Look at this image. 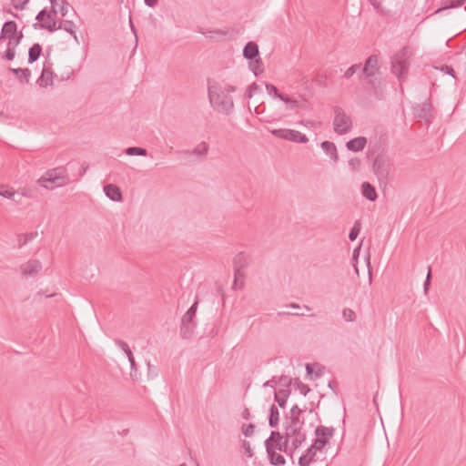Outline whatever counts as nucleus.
Returning <instances> with one entry per match:
<instances>
[{
    "label": "nucleus",
    "instance_id": "1",
    "mask_svg": "<svg viewBox=\"0 0 466 466\" xmlns=\"http://www.w3.org/2000/svg\"><path fill=\"white\" fill-rule=\"evenodd\" d=\"M411 56L412 49L409 46H405L391 58V72L398 77L400 84L407 77Z\"/></svg>",
    "mask_w": 466,
    "mask_h": 466
},
{
    "label": "nucleus",
    "instance_id": "2",
    "mask_svg": "<svg viewBox=\"0 0 466 466\" xmlns=\"http://www.w3.org/2000/svg\"><path fill=\"white\" fill-rule=\"evenodd\" d=\"M380 72L379 57L377 55H370L364 63L361 71L358 74L359 80H366L367 85L373 90L375 94L380 86V82L375 79V76Z\"/></svg>",
    "mask_w": 466,
    "mask_h": 466
},
{
    "label": "nucleus",
    "instance_id": "3",
    "mask_svg": "<svg viewBox=\"0 0 466 466\" xmlns=\"http://www.w3.org/2000/svg\"><path fill=\"white\" fill-rule=\"evenodd\" d=\"M65 167H56L49 169L38 180V184L47 189H53L56 187H62L69 182V178L66 175Z\"/></svg>",
    "mask_w": 466,
    "mask_h": 466
},
{
    "label": "nucleus",
    "instance_id": "4",
    "mask_svg": "<svg viewBox=\"0 0 466 466\" xmlns=\"http://www.w3.org/2000/svg\"><path fill=\"white\" fill-rule=\"evenodd\" d=\"M208 96L210 103L215 109L226 115H229L233 108L234 103L232 97L225 93V91L214 93L212 87H208Z\"/></svg>",
    "mask_w": 466,
    "mask_h": 466
},
{
    "label": "nucleus",
    "instance_id": "5",
    "mask_svg": "<svg viewBox=\"0 0 466 466\" xmlns=\"http://www.w3.org/2000/svg\"><path fill=\"white\" fill-rule=\"evenodd\" d=\"M198 306V297L194 303L183 315L181 319L180 334L184 339H188L193 334L194 329L196 328V313Z\"/></svg>",
    "mask_w": 466,
    "mask_h": 466
},
{
    "label": "nucleus",
    "instance_id": "6",
    "mask_svg": "<svg viewBox=\"0 0 466 466\" xmlns=\"http://www.w3.org/2000/svg\"><path fill=\"white\" fill-rule=\"evenodd\" d=\"M335 117L333 120L334 131L339 135L348 133L352 127V121L339 106L334 107Z\"/></svg>",
    "mask_w": 466,
    "mask_h": 466
},
{
    "label": "nucleus",
    "instance_id": "7",
    "mask_svg": "<svg viewBox=\"0 0 466 466\" xmlns=\"http://www.w3.org/2000/svg\"><path fill=\"white\" fill-rule=\"evenodd\" d=\"M270 133L274 135L276 137L296 143L306 144L309 142V138L304 134L293 129H272L270 130Z\"/></svg>",
    "mask_w": 466,
    "mask_h": 466
},
{
    "label": "nucleus",
    "instance_id": "8",
    "mask_svg": "<svg viewBox=\"0 0 466 466\" xmlns=\"http://www.w3.org/2000/svg\"><path fill=\"white\" fill-rule=\"evenodd\" d=\"M35 19L38 23L33 25L34 28H43L49 32L56 31V22L52 18L51 14L46 8L42 9L37 15Z\"/></svg>",
    "mask_w": 466,
    "mask_h": 466
},
{
    "label": "nucleus",
    "instance_id": "9",
    "mask_svg": "<svg viewBox=\"0 0 466 466\" xmlns=\"http://www.w3.org/2000/svg\"><path fill=\"white\" fill-rule=\"evenodd\" d=\"M23 36L24 35H23L22 32H19L14 37H11L8 39L7 48L2 56L4 59L11 61L15 58V49L20 44Z\"/></svg>",
    "mask_w": 466,
    "mask_h": 466
},
{
    "label": "nucleus",
    "instance_id": "10",
    "mask_svg": "<svg viewBox=\"0 0 466 466\" xmlns=\"http://www.w3.org/2000/svg\"><path fill=\"white\" fill-rule=\"evenodd\" d=\"M372 169L374 174L380 179V178H386L389 174V170L386 167V160L384 156L378 155L372 165Z\"/></svg>",
    "mask_w": 466,
    "mask_h": 466
},
{
    "label": "nucleus",
    "instance_id": "11",
    "mask_svg": "<svg viewBox=\"0 0 466 466\" xmlns=\"http://www.w3.org/2000/svg\"><path fill=\"white\" fill-rule=\"evenodd\" d=\"M41 269L42 264L37 259H31L21 265L22 274L25 276L36 275Z\"/></svg>",
    "mask_w": 466,
    "mask_h": 466
},
{
    "label": "nucleus",
    "instance_id": "12",
    "mask_svg": "<svg viewBox=\"0 0 466 466\" xmlns=\"http://www.w3.org/2000/svg\"><path fill=\"white\" fill-rule=\"evenodd\" d=\"M104 192L109 199L115 202H120L123 199V194L120 187L115 184L105 185Z\"/></svg>",
    "mask_w": 466,
    "mask_h": 466
},
{
    "label": "nucleus",
    "instance_id": "13",
    "mask_svg": "<svg viewBox=\"0 0 466 466\" xmlns=\"http://www.w3.org/2000/svg\"><path fill=\"white\" fill-rule=\"evenodd\" d=\"M19 32H17V25L15 21L9 20L6 21L2 27L1 33H0V41L5 38H11L14 37L15 35H17Z\"/></svg>",
    "mask_w": 466,
    "mask_h": 466
},
{
    "label": "nucleus",
    "instance_id": "14",
    "mask_svg": "<svg viewBox=\"0 0 466 466\" xmlns=\"http://www.w3.org/2000/svg\"><path fill=\"white\" fill-rule=\"evenodd\" d=\"M367 144V138L365 137H358L349 140L346 143V147L350 151L359 152L361 151Z\"/></svg>",
    "mask_w": 466,
    "mask_h": 466
},
{
    "label": "nucleus",
    "instance_id": "15",
    "mask_svg": "<svg viewBox=\"0 0 466 466\" xmlns=\"http://www.w3.org/2000/svg\"><path fill=\"white\" fill-rule=\"evenodd\" d=\"M259 56L258 46L253 42H248L243 48V56L247 60H253Z\"/></svg>",
    "mask_w": 466,
    "mask_h": 466
},
{
    "label": "nucleus",
    "instance_id": "16",
    "mask_svg": "<svg viewBox=\"0 0 466 466\" xmlns=\"http://www.w3.org/2000/svg\"><path fill=\"white\" fill-rule=\"evenodd\" d=\"M431 104L429 102L417 105L414 107V115L416 117L428 120L429 116H431Z\"/></svg>",
    "mask_w": 466,
    "mask_h": 466
},
{
    "label": "nucleus",
    "instance_id": "17",
    "mask_svg": "<svg viewBox=\"0 0 466 466\" xmlns=\"http://www.w3.org/2000/svg\"><path fill=\"white\" fill-rule=\"evenodd\" d=\"M361 193L364 198L370 201H375L378 198V194L374 186L370 182H364L361 185Z\"/></svg>",
    "mask_w": 466,
    "mask_h": 466
},
{
    "label": "nucleus",
    "instance_id": "18",
    "mask_svg": "<svg viewBox=\"0 0 466 466\" xmlns=\"http://www.w3.org/2000/svg\"><path fill=\"white\" fill-rule=\"evenodd\" d=\"M248 265V256L244 252L238 253L233 258L234 271L238 272V269H244Z\"/></svg>",
    "mask_w": 466,
    "mask_h": 466
},
{
    "label": "nucleus",
    "instance_id": "19",
    "mask_svg": "<svg viewBox=\"0 0 466 466\" xmlns=\"http://www.w3.org/2000/svg\"><path fill=\"white\" fill-rule=\"evenodd\" d=\"M53 76H54L53 71L44 67L42 70L41 76L37 79V83L39 84V86H45V87H46L48 86H52L53 85Z\"/></svg>",
    "mask_w": 466,
    "mask_h": 466
},
{
    "label": "nucleus",
    "instance_id": "20",
    "mask_svg": "<svg viewBox=\"0 0 466 466\" xmlns=\"http://www.w3.org/2000/svg\"><path fill=\"white\" fill-rule=\"evenodd\" d=\"M335 429L333 427H326L323 425H319L315 430V435L316 437H321L324 438V440L329 441V439H331L334 435Z\"/></svg>",
    "mask_w": 466,
    "mask_h": 466
},
{
    "label": "nucleus",
    "instance_id": "21",
    "mask_svg": "<svg viewBox=\"0 0 466 466\" xmlns=\"http://www.w3.org/2000/svg\"><path fill=\"white\" fill-rule=\"evenodd\" d=\"M289 394V389H279L278 391H275L274 400L280 408L284 409Z\"/></svg>",
    "mask_w": 466,
    "mask_h": 466
},
{
    "label": "nucleus",
    "instance_id": "22",
    "mask_svg": "<svg viewBox=\"0 0 466 466\" xmlns=\"http://www.w3.org/2000/svg\"><path fill=\"white\" fill-rule=\"evenodd\" d=\"M9 71L17 76L20 83L27 84L31 76V71L28 68H9Z\"/></svg>",
    "mask_w": 466,
    "mask_h": 466
},
{
    "label": "nucleus",
    "instance_id": "23",
    "mask_svg": "<svg viewBox=\"0 0 466 466\" xmlns=\"http://www.w3.org/2000/svg\"><path fill=\"white\" fill-rule=\"evenodd\" d=\"M248 67L256 76L261 75L264 72V65L261 57L258 56L253 60H248Z\"/></svg>",
    "mask_w": 466,
    "mask_h": 466
},
{
    "label": "nucleus",
    "instance_id": "24",
    "mask_svg": "<svg viewBox=\"0 0 466 466\" xmlns=\"http://www.w3.org/2000/svg\"><path fill=\"white\" fill-rule=\"evenodd\" d=\"M320 146H321V148L325 151V153L327 155H329L330 158L334 162L338 161L339 156H338V152H337V147L333 142L323 141Z\"/></svg>",
    "mask_w": 466,
    "mask_h": 466
},
{
    "label": "nucleus",
    "instance_id": "25",
    "mask_svg": "<svg viewBox=\"0 0 466 466\" xmlns=\"http://www.w3.org/2000/svg\"><path fill=\"white\" fill-rule=\"evenodd\" d=\"M42 46L40 44H34L28 50V63L33 64L35 62L42 54Z\"/></svg>",
    "mask_w": 466,
    "mask_h": 466
},
{
    "label": "nucleus",
    "instance_id": "26",
    "mask_svg": "<svg viewBox=\"0 0 466 466\" xmlns=\"http://www.w3.org/2000/svg\"><path fill=\"white\" fill-rule=\"evenodd\" d=\"M116 343L117 346H119L125 351V353L127 354V357L128 358V360L130 362L131 370H134L136 367L135 358H134V355H133L128 344L121 339H116Z\"/></svg>",
    "mask_w": 466,
    "mask_h": 466
},
{
    "label": "nucleus",
    "instance_id": "27",
    "mask_svg": "<svg viewBox=\"0 0 466 466\" xmlns=\"http://www.w3.org/2000/svg\"><path fill=\"white\" fill-rule=\"evenodd\" d=\"M266 451H267L270 464L275 465V466H282L285 464V461H286L285 458L281 454L277 453L276 451H273V450Z\"/></svg>",
    "mask_w": 466,
    "mask_h": 466
},
{
    "label": "nucleus",
    "instance_id": "28",
    "mask_svg": "<svg viewBox=\"0 0 466 466\" xmlns=\"http://www.w3.org/2000/svg\"><path fill=\"white\" fill-rule=\"evenodd\" d=\"M279 422V412L278 408L272 404L269 408V415H268V425L271 428H276Z\"/></svg>",
    "mask_w": 466,
    "mask_h": 466
},
{
    "label": "nucleus",
    "instance_id": "29",
    "mask_svg": "<svg viewBox=\"0 0 466 466\" xmlns=\"http://www.w3.org/2000/svg\"><path fill=\"white\" fill-rule=\"evenodd\" d=\"M328 444V441L321 437H316L313 443L309 447V453L317 454V451H322L323 448Z\"/></svg>",
    "mask_w": 466,
    "mask_h": 466
},
{
    "label": "nucleus",
    "instance_id": "30",
    "mask_svg": "<svg viewBox=\"0 0 466 466\" xmlns=\"http://www.w3.org/2000/svg\"><path fill=\"white\" fill-rule=\"evenodd\" d=\"M15 195V191L13 187L0 184V196L8 199H13L15 202L19 203V200L14 198Z\"/></svg>",
    "mask_w": 466,
    "mask_h": 466
},
{
    "label": "nucleus",
    "instance_id": "31",
    "mask_svg": "<svg viewBox=\"0 0 466 466\" xmlns=\"http://www.w3.org/2000/svg\"><path fill=\"white\" fill-rule=\"evenodd\" d=\"M61 28L66 30V32H68L75 38H76V32L74 30V28H75L74 22H72L70 20H64V21L60 22L59 25L56 24V30L61 29Z\"/></svg>",
    "mask_w": 466,
    "mask_h": 466
},
{
    "label": "nucleus",
    "instance_id": "32",
    "mask_svg": "<svg viewBox=\"0 0 466 466\" xmlns=\"http://www.w3.org/2000/svg\"><path fill=\"white\" fill-rule=\"evenodd\" d=\"M324 369L325 368L323 366H321L318 363H315L313 365L306 364L307 374L311 375V374L315 373L317 378L320 377L323 374Z\"/></svg>",
    "mask_w": 466,
    "mask_h": 466
},
{
    "label": "nucleus",
    "instance_id": "33",
    "mask_svg": "<svg viewBox=\"0 0 466 466\" xmlns=\"http://www.w3.org/2000/svg\"><path fill=\"white\" fill-rule=\"evenodd\" d=\"M37 232H31L26 234H19L17 236V241H18V248H22L25 244H27L28 241L34 239L36 238Z\"/></svg>",
    "mask_w": 466,
    "mask_h": 466
},
{
    "label": "nucleus",
    "instance_id": "34",
    "mask_svg": "<svg viewBox=\"0 0 466 466\" xmlns=\"http://www.w3.org/2000/svg\"><path fill=\"white\" fill-rule=\"evenodd\" d=\"M464 3H466V0H447L445 2L444 6L440 7L439 9H437L435 11V13H440L442 10H445V9L456 8V7L461 6L462 5H464Z\"/></svg>",
    "mask_w": 466,
    "mask_h": 466
},
{
    "label": "nucleus",
    "instance_id": "35",
    "mask_svg": "<svg viewBox=\"0 0 466 466\" xmlns=\"http://www.w3.org/2000/svg\"><path fill=\"white\" fill-rule=\"evenodd\" d=\"M286 420H287V422L285 423V425H289V428L295 427V428H299L300 430H302V427L304 425V418H302V417L288 418V416H286Z\"/></svg>",
    "mask_w": 466,
    "mask_h": 466
},
{
    "label": "nucleus",
    "instance_id": "36",
    "mask_svg": "<svg viewBox=\"0 0 466 466\" xmlns=\"http://www.w3.org/2000/svg\"><path fill=\"white\" fill-rule=\"evenodd\" d=\"M315 456L316 454H312V452L309 453L308 448L306 452L299 458V465L309 466L314 461Z\"/></svg>",
    "mask_w": 466,
    "mask_h": 466
},
{
    "label": "nucleus",
    "instance_id": "37",
    "mask_svg": "<svg viewBox=\"0 0 466 466\" xmlns=\"http://www.w3.org/2000/svg\"><path fill=\"white\" fill-rule=\"evenodd\" d=\"M126 154L128 156H142L147 155V150L140 147H129L126 149Z\"/></svg>",
    "mask_w": 466,
    "mask_h": 466
},
{
    "label": "nucleus",
    "instance_id": "38",
    "mask_svg": "<svg viewBox=\"0 0 466 466\" xmlns=\"http://www.w3.org/2000/svg\"><path fill=\"white\" fill-rule=\"evenodd\" d=\"M361 71V64H354L350 66L343 74V77L345 79H350L353 76L354 74L360 73Z\"/></svg>",
    "mask_w": 466,
    "mask_h": 466
},
{
    "label": "nucleus",
    "instance_id": "39",
    "mask_svg": "<svg viewBox=\"0 0 466 466\" xmlns=\"http://www.w3.org/2000/svg\"><path fill=\"white\" fill-rule=\"evenodd\" d=\"M293 386L295 387V389L299 390L300 393L304 396H306L310 391V388L308 385L301 382L300 380L298 378L294 379Z\"/></svg>",
    "mask_w": 466,
    "mask_h": 466
},
{
    "label": "nucleus",
    "instance_id": "40",
    "mask_svg": "<svg viewBox=\"0 0 466 466\" xmlns=\"http://www.w3.org/2000/svg\"><path fill=\"white\" fill-rule=\"evenodd\" d=\"M360 228H361L360 221L356 220L349 233V238L350 241H354L358 238Z\"/></svg>",
    "mask_w": 466,
    "mask_h": 466
},
{
    "label": "nucleus",
    "instance_id": "41",
    "mask_svg": "<svg viewBox=\"0 0 466 466\" xmlns=\"http://www.w3.org/2000/svg\"><path fill=\"white\" fill-rule=\"evenodd\" d=\"M244 279H245V273L242 269H238V272L234 271V282H233V288H235L239 283V289L244 287Z\"/></svg>",
    "mask_w": 466,
    "mask_h": 466
},
{
    "label": "nucleus",
    "instance_id": "42",
    "mask_svg": "<svg viewBox=\"0 0 466 466\" xmlns=\"http://www.w3.org/2000/svg\"><path fill=\"white\" fill-rule=\"evenodd\" d=\"M207 37L209 38H217V37H224L228 34V30L221 29H214L208 30L207 33H203Z\"/></svg>",
    "mask_w": 466,
    "mask_h": 466
},
{
    "label": "nucleus",
    "instance_id": "43",
    "mask_svg": "<svg viewBox=\"0 0 466 466\" xmlns=\"http://www.w3.org/2000/svg\"><path fill=\"white\" fill-rule=\"evenodd\" d=\"M208 145L205 141H202L197 147L192 151V154L197 156H205L208 151Z\"/></svg>",
    "mask_w": 466,
    "mask_h": 466
},
{
    "label": "nucleus",
    "instance_id": "44",
    "mask_svg": "<svg viewBox=\"0 0 466 466\" xmlns=\"http://www.w3.org/2000/svg\"><path fill=\"white\" fill-rule=\"evenodd\" d=\"M293 380H294V379H292L289 376H286V375H282L277 380V385L279 384V385L284 387V389H289L290 385L293 384Z\"/></svg>",
    "mask_w": 466,
    "mask_h": 466
},
{
    "label": "nucleus",
    "instance_id": "45",
    "mask_svg": "<svg viewBox=\"0 0 466 466\" xmlns=\"http://www.w3.org/2000/svg\"><path fill=\"white\" fill-rule=\"evenodd\" d=\"M301 430L299 428L291 427L285 425V439L289 440L292 437L297 436Z\"/></svg>",
    "mask_w": 466,
    "mask_h": 466
},
{
    "label": "nucleus",
    "instance_id": "46",
    "mask_svg": "<svg viewBox=\"0 0 466 466\" xmlns=\"http://www.w3.org/2000/svg\"><path fill=\"white\" fill-rule=\"evenodd\" d=\"M281 442L279 441H269V438L265 441L266 451H277V448H280Z\"/></svg>",
    "mask_w": 466,
    "mask_h": 466
},
{
    "label": "nucleus",
    "instance_id": "47",
    "mask_svg": "<svg viewBox=\"0 0 466 466\" xmlns=\"http://www.w3.org/2000/svg\"><path fill=\"white\" fill-rule=\"evenodd\" d=\"M369 3L373 6V8L381 15H387L388 12L384 10V8L381 6L380 1L381 0H368Z\"/></svg>",
    "mask_w": 466,
    "mask_h": 466
},
{
    "label": "nucleus",
    "instance_id": "48",
    "mask_svg": "<svg viewBox=\"0 0 466 466\" xmlns=\"http://www.w3.org/2000/svg\"><path fill=\"white\" fill-rule=\"evenodd\" d=\"M342 315H343V318L345 319V320H347V321H354L356 319L355 312L351 309H349V308H346L343 309Z\"/></svg>",
    "mask_w": 466,
    "mask_h": 466
},
{
    "label": "nucleus",
    "instance_id": "49",
    "mask_svg": "<svg viewBox=\"0 0 466 466\" xmlns=\"http://www.w3.org/2000/svg\"><path fill=\"white\" fill-rule=\"evenodd\" d=\"M259 89V86L253 82L246 90L245 97L250 99L253 96L254 92Z\"/></svg>",
    "mask_w": 466,
    "mask_h": 466
},
{
    "label": "nucleus",
    "instance_id": "50",
    "mask_svg": "<svg viewBox=\"0 0 466 466\" xmlns=\"http://www.w3.org/2000/svg\"><path fill=\"white\" fill-rule=\"evenodd\" d=\"M255 431V425L253 423H249L248 425L242 426V432L246 437H250L253 435Z\"/></svg>",
    "mask_w": 466,
    "mask_h": 466
},
{
    "label": "nucleus",
    "instance_id": "51",
    "mask_svg": "<svg viewBox=\"0 0 466 466\" xmlns=\"http://www.w3.org/2000/svg\"><path fill=\"white\" fill-rule=\"evenodd\" d=\"M305 409H301L297 404H295L290 409V417H301Z\"/></svg>",
    "mask_w": 466,
    "mask_h": 466
},
{
    "label": "nucleus",
    "instance_id": "52",
    "mask_svg": "<svg viewBox=\"0 0 466 466\" xmlns=\"http://www.w3.org/2000/svg\"><path fill=\"white\" fill-rule=\"evenodd\" d=\"M266 89H267L268 94H270V95L272 94L277 98L281 94L279 92V90L274 85L269 84V83H266Z\"/></svg>",
    "mask_w": 466,
    "mask_h": 466
},
{
    "label": "nucleus",
    "instance_id": "53",
    "mask_svg": "<svg viewBox=\"0 0 466 466\" xmlns=\"http://www.w3.org/2000/svg\"><path fill=\"white\" fill-rule=\"evenodd\" d=\"M269 441H279L281 442L285 439V434H281L279 431H272L269 435Z\"/></svg>",
    "mask_w": 466,
    "mask_h": 466
},
{
    "label": "nucleus",
    "instance_id": "54",
    "mask_svg": "<svg viewBox=\"0 0 466 466\" xmlns=\"http://www.w3.org/2000/svg\"><path fill=\"white\" fill-rule=\"evenodd\" d=\"M361 162L358 157H352L349 160V166L352 170H358L360 167Z\"/></svg>",
    "mask_w": 466,
    "mask_h": 466
},
{
    "label": "nucleus",
    "instance_id": "55",
    "mask_svg": "<svg viewBox=\"0 0 466 466\" xmlns=\"http://www.w3.org/2000/svg\"><path fill=\"white\" fill-rule=\"evenodd\" d=\"M431 281V267H429L428 274H427L426 279L423 284V289H424L425 293H427L430 289Z\"/></svg>",
    "mask_w": 466,
    "mask_h": 466
},
{
    "label": "nucleus",
    "instance_id": "56",
    "mask_svg": "<svg viewBox=\"0 0 466 466\" xmlns=\"http://www.w3.org/2000/svg\"><path fill=\"white\" fill-rule=\"evenodd\" d=\"M28 1L29 0H12V4L15 9L23 10Z\"/></svg>",
    "mask_w": 466,
    "mask_h": 466
},
{
    "label": "nucleus",
    "instance_id": "57",
    "mask_svg": "<svg viewBox=\"0 0 466 466\" xmlns=\"http://www.w3.org/2000/svg\"><path fill=\"white\" fill-rule=\"evenodd\" d=\"M242 447L245 450V452L247 453L248 457L251 458L253 456V451L250 447L249 441L243 440L242 441Z\"/></svg>",
    "mask_w": 466,
    "mask_h": 466
},
{
    "label": "nucleus",
    "instance_id": "58",
    "mask_svg": "<svg viewBox=\"0 0 466 466\" xmlns=\"http://www.w3.org/2000/svg\"><path fill=\"white\" fill-rule=\"evenodd\" d=\"M441 71L444 72L447 75L452 76L456 78L455 71L451 66L444 65L441 67Z\"/></svg>",
    "mask_w": 466,
    "mask_h": 466
},
{
    "label": "nucleus",
    "instance_id": "59",
    "mask_svg": "<svg viewBox=\"0 0 466 466\" xmlns=\"http://www.w3.org/2000/svg\"><path fill=\"white\" fill-rule=\"evenodd\" d=\"M62 5L59 8L61 16H66L67 14L69 4L66 0H62Z\"/></svg>",
    "mask_w": 466,
    "mask_h": 466
},
{
    "label": "nucleus",
    "instance_id": "60",
    "mask_svg": "<svg viewBox=\"0 0 466 466\" xmlns=\"http://www.w3.org/2000/svg\"><path fill=\"white\" fill-rule=\"evenodd\" d=\"M289 440L284 439L280 443V448H277V450L285 453H289Z\"/></svg>",
    "mask_w": 466,
    "mask_h": 466
},
{
    "label": "nucleus",
    "instance_id": "61",
    "mask_svg": "<svg viewBox=\"0 0 466 466\" xmlns=\"http://www.w3.org/2000/svg\"><path fill=\"white\" fill-rule=\"evenodd\" d=\"M292 441H291V447H292V450H297L299 447L301 446L302 442H300L299 440H298V438H295V437H292Z\"/></svg>",
    "mask_w": 466,
    "mask_h": 466
},
{
    "label": "nucleus",
    "instance_id": "62",
    "mask_svg": "<svg viewBox=\"0 0 466 466\" xmlns=\"http://www.w3.org/2000/svg\"><path fill=\"white\" fill-rule=\"evenodd\" d=\"M278 98L286 104H289V102H291V97L287 95H284L282 93L279 95V96Z\"/></svg>",
    "mask_w": 466,
    "mask_h": 466
},
{
    "label": "nucleus",
    "instance_id": "63",
    "mask_svg": "<svg viewBox=\"0 0 466 466\" xmlns=\"http://www.w3.org/2000/svg\"><path fill=\"white\" fill-rule=\"evenodd\" d=\"M276 385H277V380H275V378H273L270 380L266 381L263 386L274 388Z\"/></svg>",
    "mask_w": 466,
    "mask_h": 466
},
{
    "label": "nucleus",
    "instance_id": "64",
    "mask_svg": "<svg viewBox=\"0 0 466 466\" xmlns=\"http://www.w3.org/2000/svg\"><path fill=\"white\" fill-rule=\"evenodd\" d=\"M241 417L244 420H248L250 418V412L248 408H244V410H242V413H241Z\"/></svg>",
    "mask_w": 466,
    "mask_h": 466
}]
</instances>
